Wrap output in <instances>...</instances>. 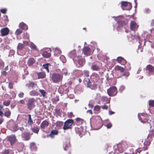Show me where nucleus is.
Instances as JSON below:
<instances>
[{
	"label": "nucleus",
	"mask_w": 154,
	"mask_h": 154,
	"mask_svg": "<svg viewBox=\"0 0 154 154\" xmlns=\"http://www.w3.org/2000/svg\"><path fill=\"white\" fill-rule=\"evenodd\" d=\"M3 114V112L1 111L0 109V116L2 117V114Z\"/></svg>",
	"instance_id": "bf43d9fd"
},
{
	"label": "nucleus",
	"mask_w": 154,
	"mask_h": 154,
	"mask_svg": "<svg viewBox=\"0 0 154 154\" xmlns=\"http://www.w3.org/2000/svg\"><path fill=\"white\" fill-rule=\"evenodd\" d=\"M39 91L41 94L42 95L43 97H45V94H46V92L43 89H40L39 90Z\"/></svg>",
	"instance_id": "473e14b6"
},
{
	"label": "nucleus",
	"mask_w": 154,
	"mask_h": 154,
	"mask_svg": "<svg viewBox=\"0 0 154 154\" xmlns=\"http://www.w3.org/2000/svg\"><path fill=\"white\" fill-rule=\"evenodd\" d=\"M26 86H27L29 88H33L35 86L37 85V84L35 82H29V83L26 84Z\"/></svg>",
	"instance_id": "9b49d317"
},
{
	"label": "nucleus",
	"mask_w": 154,
	"mask_h": 154,
	"mask_svg": "<svg viewBox=\"0 0 154 154\" xmlns=\"http://www.w3.org/2000/svg\"><path fill=\"white\" fill-rule=\"evenodd\" d=\"M58 131L56 130H52L51 131L49 136L52 138H54L56 135L58 134Z\"/></svg>",
	"instance_id": "6e6552de"
},
{
	"label": "nucleus",
	"mask_w": 154,
	"mask_h": 154,
	"mask_svg": "<svg viewBox=\"0 0 154 154\" xmlns=\"http://www.w3.org/2000/svg\"><path fill=\"white\" fill-rule=\"evenodd\" d=\"M123 60V58L121 57H118L117 59V61L118 62H121Z\"/></svg>",
	"instance_id": "a18cd8bd"
},
{
	"label": "nucleus",
	"mask_w": 154,
	"mask_h": 154,
	"mask_svg": "<svg viewBox=\"0 0 154 154\" xmlns=\"http://www.w3.org/2000/svg\"><path fill=\"white\" fill-rule=\"evenodd\" d=\"M36 100L34 98H29L26 104L27 108L29 110H32L35 106Z\"/></svg>",
	"instance_id": "f257e3e1"
},
{
	"label": "nucleus",
	"mask_w": 154,
	"mask_h": 154,
	"mask_svg": "<svg viewBox=\"0 0 154 154\" xmlns=\"http://www.w3.org/2000/svg\"><path fill=\"white\" fill-rule=\"evenodd\" d=\"M115 69L116 70H119L121 72H123L124 71V69L120 66H117L115 67Z\"/></svg>",
	"instance_id": "7c9ffc66"
},
{
	"label": "nucleus",
	"mask_w": 154,
	"mask_h": 154,
	"mask_svg": "<svg viewBox=\"0 0 154 154\" xmlns=\"http://www.w3.org/2000/svg\"><path fill=\"white\" fill-rule=\"evenodd\" d=\"M3 120L2 118H0V125L3 122Z\"/></svg>",
	"instance_id": "13d9d810"
},
{
	"label": "nucleus",
	"mask_w": 154,
	"mask_h": 154,
	"mask_svg": "<svg viewBox=\"0 0 154 154\" xmlns=\"http://www.w3.org/2000/svg\"><path fill=\"white\" fill-rule=\"evenodd\" d=\"M83 51L85 54H90V49L88 48L85 47L84 48Z\"/></svg>",
	"instance_id": "b1692460"
},
{
	"label": "nucleus",
	"mask_w": 154,
	"mask_h": 154,
	"mask_svg": "<svg viewBox=\"0 0 154 154\" xmlns=\"http://www.w3.org/2000/svg\"><path fill=\"white\" fill-rule=\"evenodd\" d=\"M30 149L32 151H36L37 150V147L36 144L34 142H32L30 144Z\"/></svg>",
	"instance_id": "4468645a"
},
{
	"label": "nucleus",
	"mask_w": 154,
	"mask_h": 154,
	"mask_svg": "<svg viewBox=\"0 0 154 154\" xmlns=\"http://www.w3.org/2000/svg\"><path fill=\"white\" fill-rule=\"evenodd\" d=\"M51 64L50 63H47L45 64H44L43 66V67L45 68L46 70L48 72H49L48 66H51Z\"/></svg>",
	"instance_id": "c85d7f7f"
},
{
	"label": "nucleus",
	"mask_w": 154,
	"mask_h": 154,
	"mask_svg": "<svg viewBox=\"0 0 154 154\" xmlns=\"http://www.w3.org/2000/svg\"><path fill=\"white\" fill-rule=\"evenodd\" d=\"M37 74L38 75V79L44 78L46 75L45 73L43 72H38L37 73Z\"/></svg>",
	"instance_id": "f3484780"
},
{
	"label": "nucleus",
	"mask_w": 154,
	"mask_h": 154,
	"mask_svg": "<svg viewBox=\"0 0 154 154\" xmlns=\"http://www.w3.org/2000/svg\"><path fill=\"white\" fill-rule=\"evenodd\" d=\"M146 69L149 72H152L154 71V67L150 65H148L146 67Z\"/></svg>",
	"instance_id": "4be33fe9"
},
{
	"label": "nucleus",
	"mask_w": 154,
	"mask_h": 154,
	"mask_svg": "<svg viewBox=\"0 0 154 154\" xmlns=\"http://www.w3.org/2000/svg\"><path fill=\"white\" fill-rule=\"evenodd\" d=\"M6 109L7 110H6L4 112V115L7 118H10L11 115V112L9 109Z\"/></svg>",
	"instance_id": "aec40b11"
},
{
	"label": "nucleus",
	"mask_w": 154,
	"mask_h": 154,
	"mask_svg": "<svg viewBox=\"0 0 154 154\" xmlns=\"http://www.w3.org/2000/svg\"><path fill=\"white\" fill-rule=\"evenodd\" d=\"M65 147L64 148V149L65 151L69 150H70V144L69 143L67 144L65 143Z\"/></svg>",
	"instance_id": "bb28decb"
},
{
	"label": "nucleus",
	"mask_w": 154,
	"mask_h": 154,
	"mask_svg": "<svg viewBox=\"0 0 154 154\" xmlns=\"http://www.w3.org/2000/svg\"><path fill=\"white\" fill-rule=\"evenodd\" d=\"M29 95L32 96H37L38 95V93L36 91L33 90L29 92Z\"/></svg>",
	"instance_id": "5701e85b"
},
{
	"label": "nucleus",
	"mask_w": 154,
	"mask_h": 154,
	"mask_svg": "<svg viewBox=\"0 0 154 154\" xmlns=\"http://www.w3.org/2000/svg\"><path fill=\"white\" fill-rule=\"evenodd\" d=\"M128 5L130 7V8H131V5L129 3H128L127 2H122V7H126L127 5Z\"/></svg>",
	"instance_id": "72a5a7b5"
},
{
	"label": "nucleus",
	"mask_w": 154,
	"mask_h": 154,
	"mask_svg": "<svg viewBox=\"0 0 154 154\" xmlns=\"http://www.w3.org/2000/svg\"><path fill=\"white\" fill-rule=\"evenodd\" d=\"M138 27V26L133 21L131 22L130 25V28L132 30H134L137 28Z\"/></svg>",
	"instance_id": "dca6fc26"
},
{
	"label": "nucleus",
	"mask_w": 154,
	"mask_h": 154,
	"mask_svg": "<svg viewBox=\"0 0 154 154\" xmlns=\"http://www.w3.org/2000/svg\"><path fill=\"white\" fill-rule=\"evenodd\" d=\"M8 140L12 146L16 142V137L14 135L10 136L8 137Z\"/></svg>",
	"instance_id": "0eeeda50"
},
{
	"label": "nucleus",
	"mask_w": 154,
	"mask_h": 154,
	"mask_svg": "<svg viewBox=\"0 0 154 154\" xmlns=\"http://www.w3.org/2000/svg\"><path fill=\"white\" fill-rule=\"evenodd\" d=\"M0 11L2 13L5 14L7 10L6 9L4 8L1 9Z\"/></svg>",
	"instance_id": "49530a36"
},
{
	"label": "nucleus",
	"mask_w": 154,
	"mask_h": 154,
	"mask_svg": "<svg viewBox=\"0 0 154 154\" xmlns=\"http://www.w3.org/2000/svg\"><path fill=\"white\" fill-rule=\"evenodd\" d=\"M14 83L12 82H9L8 84V87L9 88L11 89L13 88V87Z\"/></svg>",
	"instance_id": "a19ab883"
},
{
	"label": "nucleus",
	"mask_w": 154,
	"mask_h": 154,
	"mask_svg": "<svg viewBox=\"0 0 154 154\" xmlns=\"http://www.w3.org/2000/svg\"><path fill=\"white\" fill-rule=\"evenodd\" d=\"M49 125V122L46 120L43 121L41 123L40 126L42 129H45L47 128Z\"/></svg>",
	"instance_id": "423d86ee"
},
{
	"label": "nucleus",
	"mask_w": 154,
	"mask_h": 154,
	"mask_svg": "<svg viewBox=\"0 0 154 154\" xmlns=\"http://www.w3.org/2000/svg\"><path fill=\"white\" fill-rule=\"evenodd\" d=\"M8 66H6L5 67V69H3V70H5L6 71V70H8Z\"/></svg>",
	"instance_id": "4d7b16f0"
},
{
	"label": "nucleus",
	"mask_w": 154,
	"mask_h": 154,
	"mask_svg": "<svg viewBox=\"0 0 154 154\" xmlns=\"http://www.w3.org/2000/svg\"><path fill=\"white\" fill-rule=\"evenodd\" d=\"M60 59H64V60L63 61V63H64V61H66L65 59V57L63 56H60Z\"/></svg>",
	"instance_id": "3c124183"
},
{
	"label": "nucleus",
	"mask_w": 154,
	"mask_h": 154,
	"mask_svg": "<svg viewBox=\"0 0 154 154\" xmlns=\"http://www.w3.org/2000/svg\"><path fill=\"white\" fill-rule=\"evenodd\" d=\"M87 112L91 114H92V111L91 110H88L87 111Z\"/></svg>",
	"instance_id": "5fc2aeb1"
},
{
	"label": "nucleus",
	"mask_w": 154,
	"mask_h": 154,
	"mask_svg": "<svg viewBox=\"0 0 154 154\" xmlns=\"http://www.w3.org/2000/svg\"><path fill=\"white\" fill-rule=\"evenodd\" d=\"M35 62V60L33 58H30L28 59L27 64L28 66H32Z\"/></svg>",
	"instance_id": "9d476101"
},
{
	"label": "nucleus",
	"mask_w": 154,
	"mask_h": 154,
	"mask_svg": "<svg viewBox=\"0 0 154 154\" xmlns=\"http://www.w3.org/2000/svg\"><path fill=\"white\" fill-rule=\"evenodd\" d=\"M7 74V72L5 70H2V71L1 72V75L2 76H6Z\"/></svg>",
	"instance_id": "79ce46f5"
},
{
	"label": "nucleus",
	"mask_w": 154,
	"mask_h": 154,
	"mask_svg": "<svg viewBox=\"0 0 154 154\" xmlns=\"http://www.w3.org/2000/svg\"><path fill=\"white\" fill-rule=\"evenodd\" d=\"M30 47L32 49L34 50H36L37 49L36 45L32 42H31Z\"/></svg>",
	"instance_id": "cd10ccee"
},
{
	"label": "nucleus",
	"mask_w": 154,
	"mask_h": 154,
	"mask_svg": "<svg viewBox=\"0 0 154 154\" xmlns=\"http://www.w3.org/2000/svg\"><path fill=\"white\" fill-rule=\"evenodd\" d=\"M19 27L22 29L26 30L28 29V26L25 23L22 22L19 24Z\"/></svg>",
	"instance_id": "2eb2a0df"
},
{
	"label": "nucleus",
	"mask_w": 154,
	"mask_h": 154,
	"mask_svg": "<svg viewBox=\"0 0 154 154\" xmlns=\"http://www.w3.org/2000/svg\"><path fill=\"white\" fill-rule=\"evenodd\" d=\"M23 45H24V46H28L29 45V43L28 42L26 41H23Z\"/></svg>",
	"instance_id": "c03bdc74"
},
{
	"label": "nucleus",
	"mask_w": 154,
	"mask_h": 154,
	"mask_svg": "<svg viewBox=\"0 0 154 154\" xmlns=\"http://www.w3.org/2000/svg\"><path fill=\"white\" fill-rule=\"evenodd\" d=\"M114 113V112H112L111 111H109V114L110 115H111L113 114Z\"/></svg>",
	"instance_id": "052dcab7"
},
{
	"label": "nucleus",
	"mask_w": 154,
	"mask_h": 154,
	"mask_svg": "<svg viewBox=\"0 0 154 154\" xmlns=\"http://www.w3.org/2000/svg\"><path fill=\"white\" fill-rule=\"evenodd\" d=\"M63 78L62 75L57 73H53L51 76L52 82L54 83H57L62 81Z\"/></svg>",
	"instance_id": "f03ea898"
},
{
	"label": "nucleus",
	"mask_w": 154,
	"mask_h": 154,
	"mask_svg": "<svg viewBox=\"0 0 154 154\" xmlns=\"http://www.w3.org/2000/svg\"><path fill=\"white\" fill-rule=\"evenodd\" d=\"M31 130L34 133L38 134L39 131V128L38 126L36 125L35 126H34L32 128Z\"/></svg>",
	"instance_id": "ddd939ff"
},
{
	"label": "nucleus",
	"mask_w": 154,
	"mask_h": 154,
	"mask_svg": "<svg viewBox=\"0 0 154 154\" xmlns=\"http://www.w3.org/2000/svg\"><path fill=\"white\" fill-rule=\"evenodd\" d=\"M107 93L110 96H113L117 94L116 88L115 87H113L107 90Z\"/></svg>",
	"instance_id": "20e7f679"
},
{
	"label": "nucleus",
	"mask_w": 154,
	"mask_h": 154,
	"mask_svg": "<svg viewBox=\"0 0 154 154\" xmlns=\"http://www.w3.org/2000/svg\"><path fill=\"white\" fill-rule=\"evenodd\" d=\"M20 129L21 131H23L24 130V128L23 127H21L20 128Z\"/></svg>",
	"instance_id": "680f3d73"
},
{
	"label": "nucleus",
	"mask_w": 154,
	"mask_h": 154,
	"mask_svg": "<svg viewBox=\"0 0 154 154\" xmlns=\"http://www.w3.org/2000/svg\"><path fill=\"white\" fill-rule=\"evenodd\" d=\"M28 116L29 117L27 121V124L29 125H32L33 122L31 118V115L30 114H29Z\"/></svg>",
	"instance_id": "412c9836"
},
{
	"label": "nucleus",
	"mask_w": 154,
	"mask_h": 154,
	"mask_svg": "<svg viewBox=\"0 0 154 154\" xmlns=\"http://www.w3.org/2000/svg\"><path fill=\"white\" fill-rule=\"evenodd\" d=\"M11 152V150L9 151V149H5L2 152V154H10Z\"/></svg>",
	"instance_id": "c9c22d12"
},
{
	"label": "nucleus",
	"mask_w": 154,
	"mask_h": 154,
	"mask_svg": "<svg viewBox=\"0 0 154 154\" xmlns=\"http://www.w3.org/2000/svg\"><path fill=\"white\" fill-rule=\"evenodd\" d=\"M102 108L104 109H107L108 108V107L107 106H103Z\"/></svg>",
	"instance_id": "6e6d98bb"
},
{
	"label": "nucleus",
	"mask_w": 154,
	"mask_h": 154,
	"mask_svg": "<svg viewBox=\"0 0 154 154\" xmlns=\"http://www.w3.org/2000/svg\"><path fill=\"white\" fill-rule=\"evenodd\" d=\"M68 71L67 69L66 68H64L62 70V74L66 76L67 75Z\"/></svg>",
	"instance_id": "f704fd0d"
},
{
	"label": "nucleus",
	"mask_w": 154,
	"mask_h": 154,
	"mask_svg": "<svg viewBox=\"0 0 154 154\" xmlns=\"http://www.w3.org/2000/svg\"><path fill=\"white\" fill-rule=\"evenodd\" d=\"M94 109V110L98 111L100 109V107L99 106H95Z\"/></svg>",
	"instance_id": "de8ad7c7"
},
{
	"label": "nucleus",
	"mask_w": 154,
	"mask_h": 154,
	"mask_svg": "<svg viewBox=\"0 0 154 154\" xmlns=\"http://www.w3.org/2000/svg\"><path fill=\"white\" fill-rule=\"evenodd\" d=\"M9 29L7 27L2 29L1 30V36H5L9 34Z\"/></svg>",
	"instance_id": "39448f33"
},
{
	"label": "nucleus",
	"mask_w": 154,
	"mask_h": 154,
	"mask_svg": "<svg viewBox=\"0 0 154 154\" xmlns=\"http://www.w3.org/2000/svg\"><path fill=\"white\" fill-rule=\"evenodd\" d=\"M63 124V122L62 121H57L56 123V126L57 127L60 128L62 126Z\"/></svg>",
	"instance_id": "393cba45"
},
{
	"label": "nucleus",
	"mask_w": 154,
	"mask_h": 154,
	"mask_svg": "<svg viewBox=\"0 0 154 154\" xmlns=\"http://www.w3.org/2000/svg\"><path fill=\"white\" fill-rule=\"evenodd\" d=\"M59 100V99L58 97L52 99V101L53 103L56 104L57 102Z\"/></svg>",
	"instance_id": "c756f323"
},
{
	"label": "nucleus",
	"mask_w": 154,
	"mask_h": 154,
	"mask_svg": "<svg viewBox=\"0 0 154 154\" xmlns=\"http://www.w3.org/2000/svg\"><path fill=\"white\" fill-rule=\"evenodd\" d=\"M28 74V72H26V74L27 75Z\"/></svg>",
	"instance_id": "69168bd1"
},
{
	"label": "nucleus",
	"mask_w": 154,
	"mask_h": 154,
	"mask_svg": "<svg viewBox=\"0 0 154 154\" xmlns=\"http://www.w3.org/2000/svg\"><path fill=\"white\" fill-rule=\"evenodd\" d=\"M12 154H14V153L13 152H12Z\"/></svg>",
	"instance_id": "774afa93"
},
{
	"label": "nucleus",
	"mask_w": 154,
	"mask_h": 154,
	"mask_svg": "<svg viewBox=\"0 0 154 154\" xmlns=\"http://www.w3.org/2000/svg\"><path fill=\"white\" fill-rule=\"evenodd\" d=\"M73 123V120L72 119H69L66 120L65 122L63 127V129L66 130L70 128L72 125Z\"/></svg>",
	"instance_id": "7ed1b4c3"
},
{
	"label": "nucleus",
	"mask_w": 154,
	"mask_h": 154,
	"mask_svg": "<svg viewBox=\"0 0 154 154\" xmlns=\"http://www.w3.org/2000/svg\"><path fill=\"white\" fill-rule=\"evenodd\" d=\"M68 115L69 117H72V116H73L72 113V112H70V113H69L68 114Z\"/></svg>",
	"instance_id": "864d4df0"
},
{
	"label": "nucleus",
	"mask_w": 154,
	"mask_h": 154,
	"mask_svg": "<svg viewBox=\"0 0 154 154\" xmlns=\"http://www.w3.org/2000/svg\"><path fill=\"white\" fill-rule=\"evenodd\" d=\"M51 51H44L43 52V56L45 58H49L51 56Z\"/></svg>",
	"instance_id": "f8f14e48"
},
{
	"label": "nucleus",
	"mask_w": 154,
	"mask_h": 154,
	"mask_svg": "<svg viewBox=\"0 0 154 154\" xmlns=\"http://www.w3.org/2000/svg\"><path fill=\"white\" fill-rule=\"evenodd\" d=\"M23 137L26 140H28L30 138V134L28 132H24L22 135Z\"/></svg>",
	"instance_id": "1a4fd4ad"
},
{
	"label": "nucleus",
	"mask_w": 154,
	"mask_h": 154,
	"mask_svg": "<svg viewBox=\"0 0 154 154\" xmlns=\"http://www.w3.org/2000/svg\"><path fill=\"white\" fill-rule=\"evenodd\" d=\"M24 95V93L21 91H20L19 94L18 96L20 98H23V97Z\"/></svg>",
	"instance_id": "ea45409f"
},
{
	"label": "nucleus",
	"mask_w": 154,
	"mask_h": 154,
	"mask_svg": "<svg viewBox=\"0 0 154 154\" xmlns=\"http://www.w3.org/2000/svg\"><path fill=\"white\" fill-rule=\"evenodd\" d=\"M10 103V101L9 100H5L3 103V104L6 106H8Z\"/></svg>",
	"instance_id": "e433bc0d"
},
{
	"label": "nucleus",
	"mask_w": 154,
	"mask_h": 154,
	"mask_svg": "<svg viewBox=\"0 0 154 154\" xmlns=\"http://www.w3.org/2000/svg\"><path fill=\"white\" fill-rule=\"evenodd\" d=\"M149 104L150 106H154V101L152 100L150 101L149 103Z\"/></svg>",
	"instance_id": "09e8293b"
},
{
	"label": "nucleus",
	"mask_w": 154,
	"mask_h": 154,
	"mask_svg": "<svg viewBox=\"0 0 154 154\" xmlns=\"http://www.w3.org/2000/svg\"><path fill=\"white\" fill-rule=\"evenodd\" d=\"M19 102H20V103L22 104H24L25 103V101L23 100H20L19 101Z\"/></svg>",
	"instance_id": "8fccbe9b"
},
{
	"label": "nucleus",
	"mask_w": 154,
	"mask_h": 154,
	"mask_svg": "<svg viewBox=\"0 0 154 154\" xmlns=\"http://www.w3.org/2000/svg\"><path fill=\"white\" fill-rule=\"evenodd\" d=\"M92 68L93 70H97L99 69V67H98V66H97L96 65H93L92 66Z\"/></svg>",
	"instance_id": "37998d69"
},
{
	"label": "nucleus",
	"mask_w": 154,
	"mask_h": 154,
	"mask_svg": "<svg viewBox=\"0 0 154 154\" xmlns=\"http://www.w3.org/2000/svg\"><path fill=\"white\" fill-rule=\"evenodd\" d=\"M79 82H81V79H79Z\"/></svg>",
	"instance_id": "e2e57ef3"
},
{
	"label": "nucleus",
	"mask_w": 154,
	"mask_h": 154,
	"mask_svg": "<svg viewBox=\"0 0 154 154\" xmlns=\"http://www.w3.org/2000/svg\"><path fill=\"white\" fill-rule=\"evenodd\" d=\"M112 126V125L111 123H109L107 125V127L108 128H110Z\"/></svg>",
	"instance_id": "603ef678"
},
{
	"label": "nucleus",
	"mask_w": 154,
	"mask_h": 154,
	"mask_svg": "<svg viewBox=\"0 0 154 154\" xmlns=\"http://www.w3.org/2000/svg\"><path fill=\"white\" fill-rule=\"evenodd\" d=\"M13 128L14 131H16L18 130V126L17 124H15L13 126Z\"/></svg>",
	"instance_id": "58836bf2"
},
{
	"label": "nucleus",
	"mask_w": 154,
	"mask_h": 154,
	"mask_svg": "<svg viewBox=\"0 0 154 154\" xmlns=\"http://www.w3.org/2000/svg\"><path fill=\"white\" fill-rule=\"evenodd\" d=\"M79 63L80 66H82L84 63V60L83 58L80 57L79 59Z\"/></svg>",
	"instance_id": "2f4dec72"
},
{
	"label": "nucleus",
	"mask_w": 154,
	"mask_h": 154,
	"mask_svg": "<svg viewBox=\"0 0 154 154\" xmlns=\"http://www.w3.org/2000/svg\"><path fill=\"white\" fill-rule=\"evenodd\" d=\"M24 48V45L21 43H19L17 46V52L22 50Z\"/></svg>",
	"instance_id": "a211bd4d"
},
{
	"label": "nucleus",
	"mask_w": 154,
	"mask_h": 154,
	"mask_svg": "<svg viewBox=\"0 0 154 154\" xmlns=\"http://www.w3.org/2000/svg\"><path fill=\"white\" fill-rule=\"evenodd\" d=\"M54 110L55 111V113L56 114L57 116H60L61 112L59 108H57L55 109Z\"/></svg>",
	"instance_id": "a878e982"
},
{
	"label": "nucleus",
	"mask_w": 154,
	"mask_h": 154,
	"mask_svg": "<svg viewBox=\"0 0 154 154\" xmlns=\"http://www.w3.org/2000/svg\"><path fill=\"white\" fill-rule=\"evenodd\" d=\"M69 56L72 58H73L76 57V54L75 50H73L71 51L69 54Z\"/></svg>",
	"instance_id": "6ab92c4d"
},
{
	"label": "nucleus",
	"mask_w": 154,
	"mask_h": 154,
	"mask_svg": "<svg viewBox=\"0 0 154 154\" xmlns=\"http://www.w3.org/2000/svg\"><path fill=\"white\" fill-rule=\"evenodd\" d=\"M129 75V74L128 73L127 74V76H128Z\"/></svg>",
	"instance_id": "338daca9"
},
{
	"label": "nucleus",
	"mask_w": 154,
	"mask_h": 154,
	"mask_svg": "<svg viewBox=\"0 0 154 154\" xmlns=\"http://www.w3.org/2000/svg\"><path fill=\"white\" fill-rule=\"evenodd\" d=\"M28 74V72H26V74L27 75Z\"/></svg>",
	"instance_id": "0e129e2a"
},
{
	"label": "nucleus",
	"mask_w": 154,
	"mask_h": 154,
	"mask_svg": "<svg viewBox=\"0 0 154 154\" xmlns=\"http://www.w3.org/2000/svg\"><path fill=\"white\" fill-rule=\"evenodd\" d=\"M22 32V31L20 29H18L16 30L15 34L17 35H18L20 34Z\"/></svg>",
	"instance_id": "4c0bfd02"
}]
</instances>
